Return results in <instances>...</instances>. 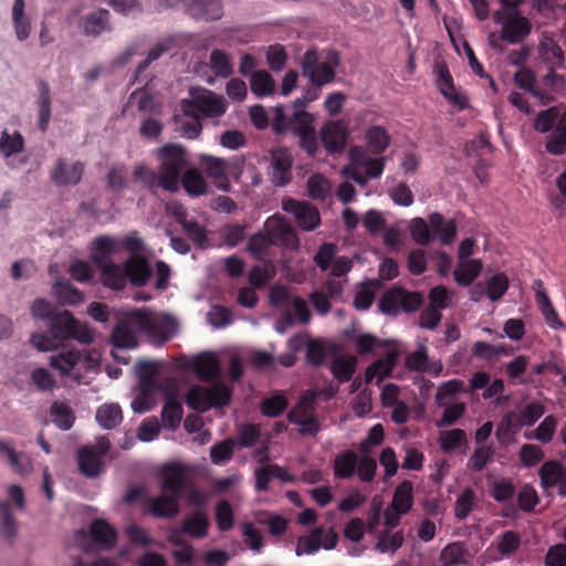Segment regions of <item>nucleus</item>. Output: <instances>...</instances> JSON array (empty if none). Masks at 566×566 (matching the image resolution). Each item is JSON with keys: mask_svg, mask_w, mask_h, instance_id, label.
I'll list each match as a JSON object with an SVG mask.
<instances>
[{"mask_svg": "<svg viewBox=\"0 0 566 566\" xmlns=\"http://www.w3.org/2000/svg\"><path fill=\"white\" fill-rule=\"evenodd\" d=\"M137 332L156 335L158 323L148 310H132L123 313L111 334L115 348L133 349L138 346Z\"/></svg>", "mask_w": 566, "mask_h": 566, "instance_id": "f257e3e1", "label": "nucleus"}, {"mask_svg": "<svg viewBox=\"0 0 566 566\" xmlns=\"http://www.w3.org/2000/svg\"><path fill=\"white\" fill-rule=\"evenodd\" d=\"M157 159L160 161L158 175L161 189L171 193L179 190L181 172L187 165L182 146L166 144L157 149Z\"/></svg>", "mask_w": 566, "mask_h": 566, "instance_id": "f03ea898", "label": "nucleus"}, {"mask_svg": "<svg viewBox=\"0 0 566 566\" xmlns=\"http://www.w3.org/2000/svg\"><path fill=\"white\" fill-rule=\"evenodd\" d=\"M339 65V55L336 51H329L326 60L321 61L315 49L307 50L301 60L302 75L307 77L312 85L324 86L334 82L335 69Z\"/></svg>", "mask_w": 566, "mask_h": 566, "instance_id": "7ed1b4c3", "label": "nucleus"}, {"mask_svg": "<svg viewBox=\"0 0 566 566\" xmlns=\"http://www.w3.org/2000/svg\"><path fill=\"white\" fill-rule=\"evenodd\" d=\"M422 304V293L418 291L411 292L400 285H394L381 295L378 302V308L386 315L397 316L401 312H416Z\"/></svg>", "mask_w": 566, "mask_h": 566, "instance_id": "20e7f679", "label": "nucleus"}, {"mask_svg": "<svg viewBox=\"0 0 566 566\" xmlns=\"http://www.w3.org/2000/svg\"><path fill=\"white\" fill-rule=\"evenodd\" d=\"M231 395V389L223 382H218L212 388L193 385L188 390L186 403L196 412H206L211 408L229 405Z\"/></svg>", "mask_w": 566, "mask_h": 566, "instance_id": "39448f33", "label": "nucleus"}, {"mask_svg": "<svg viewBox=\"0 0 566 566\" xmlns=\"http://www.w3.org/2000/svg\"><path fill=\"white\" fill-rule=\"evenodd\" d=\"M46 325L55 340L75 339L82 344H91L94 340L93 332L66 310L53 315Z\"/></svg>", "mask_w": 566, "mask_h": 566, "instance_id": "423d86ee", "label": "nucleus"}, {"mask_svg": "<svg viewBox=\"0 0 566 566\" xmlns=\"http://www.w3.org/2000/svg\"><path fill=\"white\" fill-rule=\"evenodd\" d=\"M272 130L275 135H284L292 132L295 136L314 129L315 117L305 109H295L292 116L285 115L282 105L273 108Z\"/></svg>", "mask_w": 566, "mask_h": 566, "instance_id": "0eeeda50", "label": "nucleus"}, {"mask_svg": "<svg viewBox=\"0 0 566 566\" xmlns=\"http://www.w3.org/2000/svg\"><path fill=\"white\" fill-rule=\"evenodd\" d=\"M111 449L106 437H99L94 446L84 447L77 451L80 472L86 478H97L104 471L103 458Z\"/></svg>", "mask_w": 566, "mask_h": 566, "instance_id": "6e6552de", "label": "nucleus"}, {"mask_svg": "<svg viewBox=\"0 0 566 566\" xmlns=\"http://www.w3.org/2000/svg\"><path fill=\"white\" fill-rule=\"evenodd\" d=\"M190 488L187 469L178 463L167 464L161 472V490L180 501Z\"/></svg>", "mask_w": 566, "mask_h": 566, "instance_id": "1a4fd4ad", "label": "nucleus"}, {"mask_svg": "<svg viewBox=\"0 0 566 566\" xmlns=\"http://www.w3.org/2000/svg\"><path fill=\"white\" fill-rule=\"evenodd\" d=\"M184 115H195L199 117H219L227 111L223 97L213 94L198 96L191 99L181 101Z\"/></svg>", "mask_w": 566, "mask_h": 566, "instance_id": "9d476101", "label": "nucleus"}, {"mask_svg": "<svg viewBox=\"0 0 566 566\" xmlns=\"http://www.w3.org/2000/svg\"><path fill=\"white\" fill-rule=\"evenodd\" d=\"M264 229L274 245L287 249L298 247V238L291 222L283 216L270 217L264 224Z\"/></svg>", "mask_w": 566, "mask_h": 566, "instance_id": "9b49d317", "label": "nucleus"}, {"mask_svg": "<svg viewBox=\"0 0 566 566\" xmlns=\"http://www.w3.org/2000/svg\"><path fill=\"white\" fill-rule=\"evenodd\" d=\"M282 208L285 212L294 216L298 227L304 231H313L321 223L319 211L307 201L286 198L282 202Z\"/></svg>", "mask_w": 566, "mask_h": 566, "instance_id": "f8f14e48", "label": "nucleus"}, {"mask_svg": "<svg viewBox=\"0 0 566 566\" xmlns=\"http://www.w3.org/2000/svg\"><path fill=\"white\" fill-rule=\"evenodd\" d=\"M506 19L501 29V39L510 44H520L532 32L531 21L518 10L505 12Z\"/></svg>", "mask_w": 566, "mask_h": 566, "instance_id": "ddd939ff", "label": "nucleus"}, {"mask_svg": "<svg viewBox=\"0 0 566 566\" xmlns=\"http://www.w3.org/2000/svg\"><path fill=\"white\" fill-rule=\"evenodd\" d=\"M319 137L328 154H340L347 145L349 133L344 120H328L321 127Z\"/></svg>", "mask_w": 566, "mask_h": 566, "instance_id": "4468645a", "label": "nucleus"}, {"mask_svg": "<svg viewBox=\"0 0 566 566\" xmlns=\"http://www.w3.org/2000/svg\"><path fill=\"white\" fill-rule=\"evenodd\" d=\"M293 155L285 147H276L271 153V180L275 186H285L292 179Z\"/></svg>", "mask_w": 566, "mask_h": 566, "instance_id": "2eb2a0df", "label": "nucleus"}, {"mask_svg": "<svg viewBox=\"0 0 566 566\" xmlns=\"http://www.w3.org/2000/svg\"><path fill=\"white\" fill-rule=\"evenodd\" d=\"M169 390L166 392V402L161 410V421L165 428L176 430L182 419V405L176 399L177 384L174 379L169 380Z\"/></svg>", "mask_w": 566, "mask_h": 566, "instance_id": "dca6fc26", "label": "nucleus"}, {"mask_svg": "<svg viewBox=\"0 0 566 566\" xmlns=\"http://www.w3.org/2000/svg\"><path fill=\"white\" fill-rule=\"evenodd\" d=\"M349 158L354 166H361L369 179L379 178L385 169L386 158L382 156L370 157L361 146H354L349 150Z\"/></svg>", "mask_w": 566, "mask_h": 566, "instance_id": "f3484780", "label": "nucleus"}, {"mask_svg": "<svg viewBox=\"0 0 566 566\" xmlns=\"http://www.w3.org/2000/svg\"><path fill=\"white\" fill-rule=\"evenodd\" d=\"M84 165L75 161L69 165L65 159H57L50 172L51 180L57 186L77 185L83 176Z\"/></svg>", "mask_w": 566, "mask_h": 566, "instance_id": "a211bd4d", "label": "nucleus"}, {"mask_svg": "<svg viewBox=\"0 0 566 566\" xmlns=\"http://www.w3.org/2000/svg\"><path fill=\"white\" fill-rule=\"evenodd\" d=\"M124 266L127 281L137 287L145 286L153 274L149 262L142 255H130Z\"/></svg>", "mask_w": 566, "mask_h": 566, "instance_id": "6ab92c4d", "label": "nucleus"}, {"mask_svg": "<svg viewBox=\"0 0 566 566\" xmlns=\"http://www.w3.org/2000/svg\"><path fill=\"white\" fill-rule=\"evenodd\" d=\"M187 10L192 18L199 20L213 21L223 15L221 0H191Z\"/></svg>", "mask_w": 566, "mask_h": 566, "instance_id": "aec40b11", "label": "nucleus"}, {"mask_svg": "<svg viewBox=\"0 0 566 566\" xmlns=\"http://www.w3.org/2000/svg\"><path fill=\"white\" fill-rule=\"evenodd\" d=\"M429 224L433 237H437L444 245L451 244L457 237V223L454 220L446 221L440 212L429 214Z\"/></svg>", "mask_w": 566, "mask_h": 566, "instance_id": "412c9836", "label": "nucleus"}, {"mask_svg": "<svg viewBox=\"0 0 566 566\" xmlns=\"http://www.w3.org/2000/svg\"><path fill=\"white\" fill-rule=\"evenodd\" d=\"M147 504L149 513L155 517L171 518L179 513V501L165 492L157 497L147 499Z\"/></svg>", "mask_w": 566, "mask_h": 566, "instance_id": "4be33fe9", "label": "nucleus"}, {"mask_svg": "<svg viewBox=\"0 0 566 566\" xmlns=\"http://www.w3.org/2000/svg\"><path fill=\"white\" fill-rule=\"evenodd\" d=\"M39 96L36 105L39 109V128L42 133H45L49 128L51 119V91L50 85L46 81L39 78L36 82Z\"/></svg>", "mask_w": 566, "mask_h": 566, "instance_id": "5701e85b", "label": "nucleus"}, {"mask_svg": "<svg viewBox=\"0 0 566 566\" xmlns=\"http://www.w3.org/2000/svg\"><path fill=\"white\" fill-rule=\"evenodd\" d=\"M365 142L368 151L379 156L389 147L391 137L385 127L373 125L365 133Z\"/></svg>", "mask_w": 566, "mask_h": 566, "instance_id": "b1692460", "label": "nucleus"}, {"mask_svg": "<svg viewBox=\"0 0 566 566\" xmlns=\"http://www.w3.org/2000/svg\"><path fill=\"white\" fill-rule=\"evenodd\" d=\"M97 266L105 286L112 290H123L126 286L127 277L124 263L119 265L111 261Z\"/></svg>", "mask_w": 566, "mask_h": 566, "instance_id": "393cba45", "label": "nucleus"}, {"mask_svg": "<svg viewBox=\"0 0 566 566\" xmlns=\"http://www.w3.org/2000/svg\"><path fill=\"white\" fill-rule=\"evenodd\" d=\"M90 533L93 542L104 548L111 549L116 545L117 533L105 520H94Z\"/></svg>", "mask_w": 566, "mask_h": 566, "instance_id": "a878e982", "label": "nucleus"}, {"mask_svg": "<svg viewBox=\"0 0 566 566\" xmlns=\"http://www.w3.org/2000/svg\"><path fill=\"white\" fill-rule=\"evenodd\" d=\"M193 370L200 380L210 381L220 375L221 367L214 355L206 353L195 359Z\"/></svg>", "mask_w": 566, "mask_h": 566, "instance_id": "bb28decb", "label": "nucleus"}, {"mask_svg": "<svg viewBox=\"0 0 566 566\" xmlns=\"http://www.w3.org/2000/svg\"><path fill=\"white\" fill-rule=\"evenodd\" d=\"M210 526L209 518L203 511H195L188 515L181 525V531L195 538L207 536Z\"/></svg>", "mask_w": 566, "mask_h": 566, "instance_id": "cd10ccee", "label": "nucleus"}, {"mask_svg": "<svg viewBox=\"0 0 566 566\" xmlns=\"http://www.w3.org/2000/svg\"><path fill=\"white\" fill-rule=\"evenodd\" d=\"M24 0H14L12 7V23L15 36L19 41H25L31 34V19L25 14Z\"/></svg>", "mask_w": 566, "mask_h": 566, "instance_id": "c85d7f7f", "label": "nucleus"}, {"mask_svg": "<svg viewBox=\"0 0 566 566\" xmlns=\"http://www.w3.org/2000/svg\"><path fill=\"white\" fill-rule=\"evenodd\" d=\"M81 359L82 353L78 349L62 350L50 357V366L59 370L62 376H70Z\"/></svg>", "mask_w": 566, "mask_h": 566, "instance_id": "c756f323", "label": "nucleus"}, {"mask_svg": "<svg viewBox=\"0 0 566 566\" xmlns=\"http://www.w3.org/2000/svg\"><path fill=\"white\" fill-rule=\"evenodd\" d=\"M109 30V12L105 9L87 14L83 21V32L88 36H97Z\"/></svg>", "mask_w": 566, "mask_h": 566, "instance_id": "7c9ffc66", "label": "nucleus"}, {"mask_svg": "<svg viewBox=\"0 0 566 566\" xmlns=\"http://www.w3.org/2000/svg\"><path fill=\"white\" fill-rule=\"evenodd\" d=\"M316 394L312 391L304 392L295 406L287 412V420L291 423H298L310 417L315 411Z\"/></svg>", "mask_w": 566, "mask_h": 566, "instance_id": "2f4dec72", "label": "nucleus"}, {"mask_svg": "<svg viewBox=\"0 0 566 566\" xmlns=\"http://www.w3.org/2000/svg\"><path fill=\"white\" fill-rule=\"evenodd\" d=\"M413 505V484L409 480L402 481L394 491L389 506L398 513H408Z\"/></svg>", "mask_w": 566, "mask_h": 566, "instance_id": "473e14b6", "label": "nucleus"}, {"mask_svg": "<svg viewBox=\"0 0 566 566\" xmlns=\"http://www.w3.org/2000/svg\"><path fill=\"white\" fill-rule=\"evenodd\" d=\"M514 352L510 345H492L482 340L475 342L472 346V354L479 359L492 361L500 356H510Z\"/></svg>", "mask_w": 566, "mask_h": 566, "instance_id": "72a5a7b5", "label": "nucleus"}, {"mask_svg": "<svg viewBox=\"0 0 566 566\" xmlns=\"http://www.w3.org/2000/svg\"><path fill=\"white\" fill-rule=\"evenodd\" d=\"M199 165L205 172L216 182H228L227 161L210 155H200Z\"/></svg>", "mask_w": 566, "mask_h": 566, "instance_id": "f704fd0d", "label": "nucleus"}, {"mask_svg": "<svg viewBox=\"0 0 566 566\" xmlns=\"http://www.w3.org/2000/svg\"><path fill=\"white\" fill-rule=\"evenodd\" d=\"M133 177L136 182H139L143 188L148 189L153 195L161 189V181L158 171L144 164H138L134 167Z\"/></svg>", "mask_w": 566, "mask_h": 566, "instance_id": "c9c22d12", "label": "nucleus"}, {"mask_svg": "<svg viewBox=\"0 0 566 566\" xmlns=\"http://www.w3.org/2000/svg\"><path fill=\"white\" fill-rule=\"evenodd\" d=\"M358 457L352 451L347 450L336 455L334 460V475L336 479H349L354 475L357 468Z\"/></svg>", "mask_w": 566, "mask_h": 566, "instance_id": "e433bc0d", "label": "nucleus"}, {"mask_svg": "<svg viewBox=\"0 0 566 566\" xmlns=\"http://www.w3.org/2000/svg\"><path fill=\"white\" fill-rule=\"evenodd\" d=\"M517 423L515 411H509L501 418L495 431V437L501 444L507 446L513 440L515 433L521 429Z\"/></svg>", "mask_w": 566, "mask_h": 566, "instance_id": "4c0bfd02", "label": "nucleus"}, {"mask_svg": "<svg viewBox=\"0 0 566 566\" xmlns=\"http://www.w3.org/2000/svg\"><path fill=\"white\" fill-rule=\"evenodd\" d=\"M482 270V262L478 259L462 261L454 271V280L462 286H469Z\"/></svg>", "mask_w": 566, "mask_h": 566, "instance_id": "58836bf2", "label": "nucleus"}, {"mask_svg": "<svg viewBox=\"0 0 566 566\" xmlns=\"http://www.w3.org/2000/svg\"><path fill=\"white\" fill-rule=\"evenodd\" d=\"M250 87L256 97L268 96L274 93L275 81L266 71H255L251 74Z\"/></svg>", "mask_w": 566, "mask_h": 566, "instance_id": "ea45409f", "label": "nucleus"}, {"mask_svg": "<svg viewBox=\"0 0 566 566\" xmlns=\"http://www.w3.org/2000/svg\"><path fill=\"white\" fill-rule=\"evenodd\" d=\"M96 420L104 429H114L123 420L122 409L116 403L103 405L96 411Z\"/></svg>", "mask_w": 566, "mask_h": 566, "instance_id": "a19ab883", "label": "nucleus"}, {"mask_svg": "<svg viewBox=\"0 0 566 566\" xmlns=\"http://www.w3.org/2000/svg\"><path fill=\"white\" fill-rule=\"evenodd\" d=\"M180 182L185 191L192 197L201 196L207 191V182L196 168L186 170Z\"/></svg>", "mask_w": 566, "mask_h": 566, "instance_id": "79ce46f5", "label": "nucleus"}, {"mask_svg": "<svg viewBox=\"0 0 566 566\" xmlns=\"http://www.w3.org/2000/svg\"><path fill=\"white\" fill-rule=\"evenodd\" d=\"M54 294L64 304H80L84 301V294L70 281L57 280L54 284Z\"/></svg>", "mask_w": 566, "mask_h": 566, "instance_id": "37998d69", "label": "nucleus"}, {"mask_svg": "<svg viewBox=\"0 0 566 566\" xmlns=\"http://www.w3.org/2000/svg\"><path fill=\"white\" fill-rule=\"evenodd\" d=\"M209 65L218 77L227 78L233 73V65L230 60V55L219 49H214L210 53Z\"/></svg>", "mask_w": 566, "mask_h": 566, "instance_id": "c03bdc74", "label": "nucleus"}, {"mask_svg": "<svg viewBox=\"0 0 566 566\" xmlns=\"http://www.w3.org/2000/svg\"><path fill=\"white\" fill-rule=\"evenodd\" d=\"M94 245L93 261L96 265L111 262L109 256L117 251L116 240L107 235L97 237L94 240Z\"/></svg>", "mask_w": 566, "mask_h": 566, "instance_id": "a18cd8bd", "label": "nucleus"}, {"mask_svg": "<svg viewBox=\"0 0 566 566\" xmlns=\"http://www.w3.org/2000/svg\"><path fill=\"white\" fill-rule=\"evenodd\" d=\"M541 484L544 489L554 488L564 475L563 467L557 461H547L539 469Z\"/></svg>", "mask_w": 566, "mask_h": 566, "instance_id": "49530a36", "label": "nucleus"}, {"mask_svg": "<svg viewBox=\"0 0 566 566\" xmlns=\"http://www.w3.org/2000/svg\"><path fill=\"white\" fill-rule=\"evenodd\" d=\"M544 413L545 406L541 401H531L515 412V417L518 421L517 424L523 428L533 426Z\"/></svg>", "mask_w": 566, "mask_h": 566, "instance_id": "de8ad7c7", "label": "nucleus"}, {"mask_svg": "<svg viewBox=\"0 0 566 566\" xmlns=\"http://www.w3.org/2000/svg\"><path fill=\"white\" fill-rule=\"evenodd\" d=\"M235 446L240 448H252L256 446L261 439V427L253 423H243L238 429Z\"/></svg>", "mask_w": 566, "mask_h": 566, "instance_id": "09e8293b", "label": "nucleus"}, {"mask_svg": "<svg viewBox=\"0 0 566 566\" xmlns=\"http://www.w3.org/2000/svg\"><path fill=\"white\" fill-rule=\"evenodd\" d=\"M536 302L548 326H551L554 329L563 327V322L560 321L549 297L544 291L536 292Z\"/></svg>", "mask_w": 566, "mask_h": 566, "instance_id": "8fccbe9b", "label": "nucleus"}, {"mask_svg": "<svg viewBox=\"0 0 566 566\" xmlns=\"http://www.w3.org/2000/svg\"><path fill=\"white\" fill-rule=\"evenodd\" d=\"M289 407V400L284 394H275L262 400L260 410L263 416L276 418Z\"/></svg>", "mask_w": 566, "mask_h": 566, "instance_id": "3c124183", "label": "nucleus"}, {"mask_svg": "<svg viewBox=\"0 0 566 566\" xmlns=\"http://www.w3.org/2000/svg\"><path fill=\"white\" fill-rule=\"evenodd\" d=\"M235 440L233 438L224 439L210 448V459L213 464L221 465L229 462L234 452Z\"/></svg>", "mask_w": 566, "mask_h": 566, "instance_id": "603ef678", "label": "nucleus"}, {"mask_svg": "<svg viewBox=\"0 0 566 566\" xmlns=\"http://www.w3.org/2000/svg\"><path fill=\"white\" fill-rule=\"evenodd\" d=\"M468 442L467 433L464 430L455 428L448 431H442L439 437L440 448L444 452H452L455 449Z\"/></svg>", "mask_w": 566, "mask_h": 566, "instance_id": "864d4df0", "label": "nucleus"}, {"mask_svg": "<svg viewBox=\"0 0 566 566\" xmlns=\"http://www.w3.org/2000/svg\"><path fill=\"white\" fill-rule=\"evenodd\" d=\"M24 148L23 136L19 132L10 135L8 132H2L0 137V151L6 158L14 154L21 153Z\"/></svg>", "mask_w": 566, "mask_h": 566, "instance_id": "5fc2aeb1", "label": "nucleus"}, {"mask_svg": "<svg viewBox=\"0 0 566 566\" xmlns=\"http://www.w3.org/2000/svg\"><path fill=\"white\" fill-rule=\"evenodd\" d=\"M556 427L557 419L555 416L548 415L543 419L532 434H526V438H533L544 444L549 443L554 438Z\"/></svg>", "mask_w": 566, "mask_h": 566, "instance_id": "6e6d98bb", "label": "nucleus"}, {"mask_svg": "<svg viewBox=\"0 0 566 566\" xmlns=\"http://www.w3.org/2000/svg\"><path fill=\"white\" fill-rule=\"evenodd\" d=\"M331 370L339 382H347L356 370V361L354 358L336 357L332 361Z\"/></svg>", "mask_w": 566, "mask_h": 566, "instance_id": "4d7b16f0", "label": "nucleus"}, {"mask_svg": "<svg viewBox=\"0 0 566 566\" xmlns=\"http://www.w3.org/2000/svg\"><path fill=\"white\" fill-rule=\"evenodd\" d=\"M181 228L184 233L195 245L200 249H206L208 247V231L206 227L201 226L198 221L189 220L184 223Z\"/></svg>", "mask_w": 566, "mask_h": 566, "instance_id": "13d9d810", "label": "nucleus"}, {"mask_svg": "<svg viewBox=\"0 0 566 566\" xmlns=\"http://www.w3.org/2000/svg\"><path fill=\"white\" fill-rule=\"evenodd\" d=\"M307 193L314 200H324L331 193V185L327 178L316 174L307 180Z\"/></svg>", "mask_w": 566, "mask_h": 566, "instance_id": "bf43d9fd", "label": "nucleus"}, {"mask_svg": "<svg viewBox=\"0 0 566 566\" xmlns=\"http://www.w3.org/2000/svg\"><path fill=\"white\" fill-rule=\"evenodd\" d=\"M274 245L266 233L260 232L252 235L248 242V251L258 260H262L270 253L271 247Z\"/></svg>", "mask_w": 566, "mask_h": 566, "instance_id": "052dcab7", "label": "nucleus"}, {"mask_svg": "<svg viewBox=\"0 0 566 566\" xmlns=\"http://www.w3.org/2000/svg\"><path fill=\"white\" fill-rule=\"evenodd\" d=\"M53 422L62 430L72 428L75 417L72 408L64 403L54 402L51 407Z\"/></svg>", "mask_w": 566, "mask_h": 566, "instance_id": "680f3d73", "label": "nucleus"}, {"mask_svg": "<svg viewBox=\"0 0 566 566\" xmlns=\"http://www.w3.org/2000/svg\"><path fill=\"white\" fill-rule=\"evenodd\" d=\"M491 496L499 503L511 501L515 495V486L509 479H501L492 483Z\"/></svg>", "mask_w": 566, "mask_h": 566, "instance_id": "e2e57ef3", "label": "nucleus"}, {"mask_svg": "<svg viewBox=\"0 0 566 566\" xmlns=\"http://www.w3.org/2000/svg\"><path fill=\"white\" fill-rule=\"evenodd\" d=\"M0 522L3 535L9 539L14 538L18 533V525L12 515L9 502H0Z\"/></svg>", "mask_w": 566, "mask_h": 566, "instance_id": "0e129e2a", "label": "nucleus"}, {"mask_svg": "<svg viewBox=\"0 0 566 566\" xmlns=\"http://www.w3.org/2000/svg\"><path fill=\"white\" fill-rule=\"evenodd\" d=\"M216 522L221 532L232 528L234 514L231 504L228 501H220L216 506Z\"/></svg>", "mask_w": 566, "mask_h": 566, "instance_id": "69168bd1", "label": "nucleus"}, {"mask_svg": "<svg viewBox=\"0 0 566 566\" xmlns=\"http://www.w3.org/2000/svg\"><path fill=\"white\" fill-rule=\"evenodd\" d=\"M509 289V279L504 273L491 276L486 284L488 296L491 301H499Z\"/></svg>", "mask_w": 566, "mask_h": 566, "instance_id": "338daca9", "label": "nucleus"}, {"mask_svg": "<svg viewBox=\"0 0 566 566\" xmlns=\"http://www.w3.org/2000/svg\"><path fill=\"white\" fill-rule=\"evenodd\" d=\"M410 233L413 241L419 245H427L432 239L430 224L422 218L411 220Z\"/></svg>", "mask_w": 566, "mask_h": 566, "instance_id": "774afa93", "label": "nucleus"}]
</instances>
